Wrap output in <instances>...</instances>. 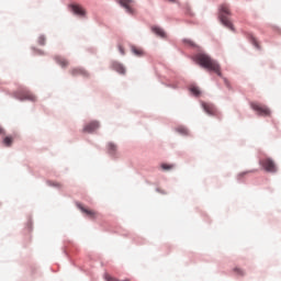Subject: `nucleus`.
<instances>
[{
  "label": "nucleus",
  "mask_w": 281,
  "mask_h": 281,
  "mask_svg": "<svg viewBox=\"0 0 281 281\" xmlns=\"http://www.w3.org/2000/svg\"><path fill=\"white\" fill-rule=\"evenodd\" d=\"M194 63L203 67L204 69H209V71H214L217 76H223L221 72V65L216 60H214L210 55L205 53H198L193 56Z\"/></svg>",
  "instance_id": "nucleus-1"
},
{
  "label": "nucleus",
  "mask_w": 281,
  "mask_h": 281,
  "mask_svg": "<svg viewBox=\"0 0 281 281\" xmlns=\"http://www.w3.org/2000/svg\"><path fill=\"white\" fill-rule=\"evenodd\" d=\"M232 12L229 11V5L222 4L220 8V21L225 25V27H228V30H234V24H232V21H229V16Z\"/></svg>",
  "instance_id": "nucleus-2"
},
{
  "label": "nucleus",
  "mask_w": 281,
  "mask_h": 281,
  "mask_svg": "<svg viewBox=\"0 0 281 281\" xmlns=\"http://www.w3.org/2000/svg\"><path fill=\"white\" fill-rule=\"evenodd\" d=\"M259 164L262 166L266 172H271V173L278 172V166L271 158H263L259 160Z\"/></svg>",
  "instance_id": "nucleus-3"
},
{
  "label": "nucleus",
  "mask_w": 281,
  "mask_h": 281,
  "mask_svg": "<svg viewBox=\"0 0 281 281\" xmlns=\"http://www.w3.org/2000/svg\"><path fill=\"white\" fill-rule=\"evenodd\" d=\"M251 110L256 111L258 115H262L263 117H268L271 115V110L267 108L266 105H262L260 103H250Z\"/></svg>",
  "instance_id": "nucleus-4"
},
{
  "label": "nucleus",
  "mask_w": 281,
  "mask_h": 281,
  "mask_svg": "<svg viewBox=\"0 0 281 281\" xmlns=\"http://www.w3.org/2000/svg\"><path fill=\"white\" fill-rule=\"evenodd\" d=\"M122 8L126 9L128 14H135V9L133 8L135 0H117Z\"/></svg>",
  "instance_id": "nucleus-5"
},
{
  "label": "nucleus",
  "mask_w": 281,
  "mask_h": 281,
  "mask_svg": "<svg viewBox=\"0 0 281 281\" xmlns=\"http://www.w3.org/2000/svg\"><path fill=\"white\" fill-rule=\"evenodd\" d=\"M16 98L18 100H30L31 102H36V95H34L32 92L27 90L18 93Z\"/></svg>",
  "instance_id": "nucleus-6"
},
{
  "label": "nucleus",
  "mask_w": 281,
  "mask_h": 281,
  "mask_svg": "<svg viewBox=\"0 0 281 281\" xmlns=\"http://www.w3.org/2000/svg\"><path fill=\"white\" fill-rule=\"evenodd\" d=\"M69 8L71 12H74V14H76L77 16H87V11L85 10V8H82V5L70 4Z\"/></svg>",
  "instance_id": "nucleus-7"
},
{
  "label": "nucleus",
  "mask_w": 281,
  "mask_h": 281,
  "mask_svg": "<svg viewBox=\"0 0 281 281\" xmlns=\"http://www.w3.org/2000/svg\"><path fill=\"white\" fill-rule=\"evenodd\" d=\"M99 128L100 123L98 121H91L85 125L83 133H94V131H98Z\"/></svg>",
  "instance_id": "nucleus-8"
},
{
  "label": "nucleus",
  "mask_w": 281,
  "mask_h": 281,
  "mask_svg": "<svg viewBox=\"0 0 281 281\" xmlns=\"http://www.w3.org/2000/svg\"><path fill=\"white\" fill-rule=\"evenodd\" d=\"M202 108L204 109L205 113H207V115H216V113H218L212 103L202 102Z\"/></svg>",
  "instance_id": "nucleus-9"
},
{
  "label": "nucleus",
  "mask_w": 281,
  "mask_h": 281,
  "mask_svg": "<svg viewBox=\"0 0 281 281\" xmlns=\"http://www.w3.org/2000/svg\"><path fill=\"white\" fill-rule=\"evenodd\" d=\"M71 76H82V78H89V71L83 68H72L70 70Z\"/></svg>",
  "instance_id": "nucleus-10"
},
{
  "label": "nucleus",
  "mask_w": 281,
  "mask_h": 281,
  "mask_svg": "<svg viewBox=\"0 0 281 281\" xmlns=\"http://www.w3.org/2000/svg\"><path fill=\"white\" fill-rule=\"evenodd\" d=\"M79 209L81 210V212H83V214H87V216H89L90 218H95V216H98V213L93 210L86 209L82 205H79Z\"/></svg>",
  "instance_id": "nucleus-11"
},
{
  "label": "nucleus",
  "mask_w": 281,
  "mask_h": 281,
  "mask_svg": "<svg viewBox=\"0 0 281 281\" xmlns=\"http://www.w3.org/2000/svg\"><path fill=\"white\" fill-rule=\"evenodd\" d=\"M112 68L114 69V71H117V74H126V68H124V66H122V64L120 63L112 64Z\"/></svg>",
  "instance_id": "nucleus-12"
},
{
  "label": "nucleus",
  "mask_w": 281,
  "mask_h": 281,
  "mask_svg": "<svg viewBox=\"0 0 281 281\" xmlns=\"http://www.w3.org/2000/svg\"><path fill=\"white\" fill-rule=\"evenodd\" d=\"M151 32H154V34H157V36H160V38L166 37V32H164L159 26H153Z\"/></svg>",
  "instance_id": "nucleus-13"
},
{
  "label": "nucleus",
  "mask_w": 281,
  "mask_h": 281,
  "mask_svg": "<svg viewBox=\"0 0 281 281\" xmlns=\"http://www.w3.org/2000/svg\"><path fill=\"white\" fill-rule=\"evenodd\" d=\"M55 60L57 65H60V67H67L69 65V61L60 56H56Z\"/></svg>",
  "instance_id": "nucleus-14"
},
{
  "label": "nucleus",
  "mask_w": 281,
  "mask_h": 281,
  "mask_svg": "<svg viewBox=\"0 0 281 281\" xmlns=\"http://www.w3.org/2000/svg\"><path fill=\"white\" fill-rule=\"evenodd\" d=\"M108 151L110 155H115V153H117V145L113 144V143H109L108 144Z\"/></svg>",
  "instance_id": "nucleus-15"
},
{
  "label": "nucleus",
  "mask_w": 281,
  "mask_h": 281,
  "mask_svg": "<svg viewBox=\"0 0 281 281\" xmlns=\"http://www.w3.org/2000/svg\"><path fill=\"white\" fill-rule=\"evenodd\" d=\"M132 52L135 56H144V49L133 46Z\"/></svg>",
  "instance_id": "nucleus-16"
},
{
  "label": "nucleus",
  "mask_w": 281,
  "mask_h": 281,
  "mask_svg": "<svg viewBox=\"0 0 281 281\" xmlns=\"http://www.w3.org/2000/svg\"><path fill=\"white\" fill-rule=\"evenodd\" d=\"M190 91H191V93H193V95H196V97L201 95V90L196 86H192L190 88Z\"/></svg>",
  "instance_id": "nucleus-17"
},
{
  "label": "nucleus",
  "mask_w": 281,
  "mask_h": 281,
  "mask_svg": "<svg viewBox=\"0 0 281 281\" xmlns=\"http://www.w3.org/2000/svg\"><path fill=\"white\" fill-rule=\"evenodd\" d=\"M14 142V138L12 136H7L3 139V144L7 146H12V143Z\"/></svg>",
  "instance_id": "nucleus-18"
},
{
  "label": "nucleus",
  "mask_w": 281,
  "mask_h": 281,
  "mask_svg": "<svg viewBox=\"0 0 281 281\" xmlns=\"http://www.w3.org/2000/svg\"><path fill=\"white\" fill-rule=\"evenodd\" d=\"M177 133H180V135H188V128H186L184 126H179L177 127Z\"/></svg>",
  "instance_id": "nucleus-19"
},
{
  "label": "nucleus",
  "mask_w": 281,
  "mask_h": 281,
  "mask_svg": "<svg viewBox=\"0 0 281 281\" xmlns=\"http://www.w3.org/2000/svg\"><path fill=\"white\" fill-rule=\"evenodd\" d=\"M161 168L162 170H172V168H175V165L162 164Z\"/></svg>",
  "instance_id": "nucleus-20"
},
{
  "label": "nucleus",
  "mask_w": 281,
  "mask_h": 281,
  "mask_svg": "<svg viewBox=\"0 0 281 281\" xmlns=\"http://www.w3.org/2000/svg\"><path fill=\"white\" fill-rule=\"evenodd\" d=\"M249 172H256V170H251V171H243L240 173H238L237 179H243V177H245L246 175H249Z\"/></svg>",
  "instance_id": "nucleus-21"
},
{
  "label": "nucleus",
  "mask_w": 281,
  "mask_h": 281,
  "mask_svg": "<svg viewBox=\"0 0 281 281\" xmlns=\"http://www.w3.org/2000/svg\"><path fill=\"white\" fill-rule=\"evenodd\" d=\"M250 41H251L252 45H255V47H257V49L260 48V46L258 44V40H256V37L251 36Z\"/></svg>",
  "instance_id": "nucleus-22"
},
{
  "label": "nucleus",
  "mask_w": 281,
  "mask_h": 281,
  "mask_svg": "<svg viewBox=\"0 0 281 281\" xmlns=\"http://www.w3.org/2000/svg\"><path fill=\"white\" fill-rule=\"evenodd\" d=\"M45 41H46V38H45L43 35H41V36L38 37V44H40V45H45Z\"/></svg>",
  "instance_id": "nucleus-23"
},
{
  "label": "nucleus",
  "mask_w": 281,
  "mask_h": 281,
  "mask_svg": "<svg viewBox=\"0 0 281 281\" xmlns=\"http://www.w3.org/2000/svg\"><path fill=\"white\" fill-rule=\"evenodd\" d=\"M183 43H186L187 45H190L191 47H194V42L190 40H183Z\"/></svg>",
  "instance_id": "nucleus-24"
},
{
  "label": "nucleus",
  "mask_w": 281,
  "mask_h": 281,
  "mask_svg": "<svg viewBox=\"0 0 281 281\" xmlns=\"http://www.w3.org/2000/svg\"><path fill=\"white\" fill-rule=\"evenodd\" d=\"M119 52L120 54H122V56H124L126 53L124 52V46L119 45Z\"/></svg>",
  "instance_id": "nucleus-25"
},
{
  "label": "nucleus",
  "mask_w": 281,
  "mask_h": 281,
  "mask_svg": "<svg viewBox=\"0 0 281 281\" xmlns=\"http://www.w3.org/2000/svg\"><path fill=\"white\" fill-rule=\"evenodd\" d=\"M235 273H237L238 276H243V271L240 270V268H235L234 269Z\"/></svg>",
  "instance_id": "nucleus-26"
},
{
  "label": "nucleus",
  "mask_w": 281,
  "mask_h": 281,
  "mask_svg": "<svg viewBox=\"0 0 281 281\" xmlns=\"http://www.w3.org/2000/svg\"><path fill=\"white\" fill-rule=\"evenodd\" d=\"M3 133H5L2 127L0 126V135H3Z\"/></svg>",
  "instance_id": "nucleus-27"
},
{
  "label": "nucleus",
  "mask_w": 281,
  "mask_h": 281,
  "mask_svg": "<svg viewBox=\"0 0 281 281\" xmlns=\"http://www.w3.org/2000/svg\"><path fill=\"white\" fill-rule=\"evenodd\" d=\"M171 3H175L176 0H169Z\"/></svg>",
  "instance_id": "nucleus-28"
}]
</instances>
